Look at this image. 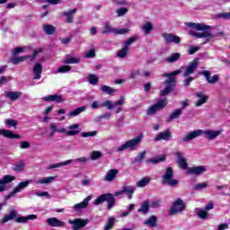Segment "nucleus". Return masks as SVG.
Masks as SVG:
<instances>
[{
  "label": "nucleus",
  "mask_w": 230,
  "mask_h": 230,
  "mask_svg": "<svg viewBox=\"0 0 230 230\" xmlns=\"http://www.w3.org/2000/svg\"><path fill=\"white\" fill-rule=\"evenodd\" d=\"M122 191L126 193V195H128L130 193H134L136 191V187L130 186V185H126L122 187Z\"/></svg>",
  "instance_id": "50"
},
{
  "label": "nucleus",
  "mask_w": 230,
  "mask_h": 230,
  "mask_svg": "<svg viewBox=\"0 0 230 230\" xmlns=\"http://www.w3.org/2000/svg\"><path fill=\"white\" fill-rule=\"evenodd\" d=\"M217 19H230V13H221L217 15Z\"/></svg>",
  "instance_id": "64"
},
{
  "label": "nucleus",
  "mask_w": 230,
  "mask_h": 230,
  "mask_svg": "<svg viewBox=\"0 0 230 230\" xmlns=\"http://www.w3.org/2000/svg\"><path fill=\"white\" fill-rule=\"evenodd\" d=\"M186 26L189 28H193L194 30H197V32L195 31H190L189 35H191L192 37H195V39H206V41L204 44H207V42H209L210 40H213L215 39V35L211 33V26L206 25L204 23H195V22H187Z\"/></svg>",
  "instance_id": "1"
},
{
  "label": "nucleus",
  "mask_w": 230,
  "mask_h": 230,
  "mask_svg": "<svg viewBox=\"0 0 230 230\" xmlns=\"http://www.w3.org/2000/svg\"><path fill=\"white\" fill-rule=\"evenodd\" d=\"M39 55L38 51H34L32 56H24V57H18L12 59V64L14 66H17L18 64H21V62H24V60H28V58H31V60H35V57Z\"/></svg>",
  "instance_id": "22"
},
{
  "label": "nucleus",
  "mask_w": 230,
  "mask_h": 230,
  "mask_svg": "<svg viewBox=\"0 0 230 230\" xmlns=\"http://www.w3.org/2000/svg\"><path fill=\"white\" fill-rule=\"evenodd\" d=\"M4 123L8 127V128H12V127H15L17 125V121L12 119L4 120Z\"/></svg>",
  "instance_id": "59"
},
{
  "label": "nucleus",
  "mask_w": 230,
  "mask_h": 230,
  "mask_svg": "<svg viewBox=\"0 0 230 230\" xmlns=\"http://www.w3.org/2000/svg\"><path fill=\"white\" fill-rule=\"evenodd\" d=\"M43 102H57V103H62V96L60 95H48L42 98Z\"/></svg>",
  "instance_id": "35"
},
{
  "label": "nucleus",
  "mask_w": 230,
  "mask_h": 230,
  "mask_svg": "<svg viewBox=\"0 0 230 230\" xmlns=\"http://www.w3.org/2000/svg\"><path fill=\"white\" fill-rule=\"evenodd\" d=\"M87 80L91 85H97L98 82L100 81V79L94 74L89 75Z\"/></svg>",
  "instance_id": "47"
},
{
  "label": "nucleus",
  "mask_w": 230,
  "mask_h": 230,
  "mask_svg": "<svg viewBox=\"0 0 230 230\" xmlns=\"http://www.w3.org/2000/svg\"><path fill=\"white\" fill-rule=\"evenodd\" d=\"M49 128H50L51 132H54L56 134H57V132L58 134H64V133L66 132V128H58L57 127V124H55V123L50 124Z\"/></svg>",
  "instance_id": "45"
},
{
  "label": "nucleus",
  "mask_w": 230,
  "mask_h": 230,
  "mask_svg": "<svg viewBox=\"0 0 230 230\" xmlns=\"http://www.w3.org/2000/svg\"><path fill=\"white\" fill-rule=\"evenodd\" d=\"M34 195H36V197H47V199L51 198V195H49L48 191H36Z\"/></svg>",
  "instance_id": "62"
},
{
  "label": "nucleus",
  "mask_w": 230,
  "mask_h": 230,
  "mask_svg": "<svg viewBox=\"0 0 230 230\" xmlns=\"http://www.w3.org/2000/svg\"><path fill=\"white\" fill-rule=\"evenodd\" d=\"M76 12H78V9L75 8L63 12L61 15L62 17H66V22H67V24H71L73 23V21H75V13H76Z\"/></svg>",
  "instance_id": "20"
},
{
  "label": "nucleus",
  "mask_w": 230,
  "mask_h": 230,
  "mask_svg": "<svg viewBox=\"0 0 230 230\" xmlns=\"http://www.w3.org/2000/svg\"><path fill=\"white\" fill-rule=\"evenodd\" d=\"M32 73L34 75L33 80H40L42 78V64L36 63L32 68Z\"/></svg>",
  "instance_id": "23"
},
{
  "label": "nucleus",
  "mask_w": 230,
  "mask_h": 230,
  "mask_svg": "<svg viewBox=\"0 0 230 230\" xmlns=\"http://www.w3.org/2000/svg\"><path fill=\"white\" fill-rule=\"evenodd\" d=\"M180 58H181V53L176 52V53H172L169 57L165 58L164 62H166L167 64H173V63L177 62V60H179Z\"/></svg>",
  "instance_id": "32"
},
{
  "label": "nucleus",
  "mask_w": 230,
  "mask_h": 230,
  "mask_svg": "<svg viewBox=\"0 0 230 230\" xmlns=\"http://www.w3.org/2000/svg\"><path fill=\"white\" fill-rule=\"evenodd\" d=\"M163 161H166V156H164V155H162L156 158L148 159L146 161V163H147V164H159V163H162Z\"/></svg>",
  "instance_id": "42"
},
{
  "label": "nucleus",
  "mask_w": 230,
  "mask_h": 230,
  "mask_svg": "<svg viewBox=\"0 0 230 230\" xmlns=\"http://www.w3.org/2000/svg\"><path fill=\"white\" fill-rule=\"evenodd\" d=\"M205 172H208V169H206L205 165H199V166H194V167H190L187 169L185 172L186 175H196L199 177V175H202Z\"/></svg>",
  "instance_id": "14"
},
{
  "label": "nucleus",
  "mask_w": 230,
  "mask_h": 230,
  "mask_svg": "<svg viewBox=\"0 0 230 230\" xmlns=\"http://www.w3.org/2000/svg\"><path fill=\"white\" fill-rule=\"evenodd\" d=\"M141 75V70L137 69V70H133L130 73L129 78H131L132 80H136V78H137V76H139Z\"/></svg>",
  "instance_id": "60"
},
{
  "label": "nucleus",
  "mask_w": 230,
  "mask_h": 230,
  "mask_svg": "<svg viewBox=\"0 0 230 230\" xmlns=\"http://www.w3.org/2000/svg\"><path fill=\"white\" fill-rule=\"evenodd\" d=\"M142 30L146 35H148V33H150V31L154 30V25H152L150 22H147L142 26Z\"/></svg>",
  "instance_id": "48"
},
{
  "label": "nucleus",
  "mask_w": 230,
  "mask_h": 230,
  "mask_svg": "<svg viewBox=\"0 0 230 230\" xmlns=\"http://www.w3.org/2000/svg\"><path fill=\"white\" fill-rule=\"evenodd\" d=\"M73 161L75 163H87V161H89V158H87L85 156H83V157L77 158L75 160H66L65 162H61V163H58V164H50L49 166V170H55V168H60L62 166H67V164H71Z\"/></svg>",
  "instance_id": "11"
},
{
  "label": "nucleus",
  "mask_w": 230,
  "mask_h": 230,
  "mask_svg": "<svg viewBox=\"0 0 230 230\" xmlns=\"http://www.w3.org/2000/svg\"><path fill=\"white\" fill-rule=\"evenodd\" d=\"M43 31L46 35H53L57 31V29L51 24H45L43 25Z\"/></svg>",
  "instance_id": "43"
},
{
  "label": "nucleus",
  "mask_w": 230,
  "mask_h": 230,
  "mask_svg": "<svg viewBox=\"0 0 230 230\" xmlns=\"http://www.w3.org/2000/svg\"><path fill=\"white\" fill-rule=\"evenodd\" d=\"M168 105V99L164 98L160 99L156 103H155L153 106L149 107L146 114L147 116H152V114H155V112H159V111H163L164 107Z\"/></svg>",
  "instance_id": "9"
},
{
  "label": "nucleus",
  "mask_w": 230,
  "mask_h": 230,
  "mask_svg": "<svg viewBox=\"0 0 230 230\" xmlns=\"http://www.w3.org/2000/svg\"><path fill=\"white\" fill-rule=\"evenodd\" d=\"M22 96V93L21 92L9 91L5 93V97L9 98L11 102H17V100H19V98H21Z\"/></svg>",
  "instance_id": "30"
},
{
  "label": "nucleus",
  "mask_w": 230,
  "mask_h": 230,
  "mask_svg": "<svg viewBox=\"0 0 230 230\" xmlns=\"http://www.w3.org/2000/svg\"><path fill=\"white\" fill-rule=\"evenodd\" d=\"M10 220H15L17 224H26L29 220H37V215L31 214L26 217H17V210L13 209L8 215H5L2 220H0L1 225L10 222Z\"/></svg>",
  "instance_id": "5"
},
{
  "label": "nucleus",
  "mask_w": 230,
  "mask_h": 230,
  "mask_svg": "<svg viewBox=\"0 0 230 230\" xmlns=\"http://www.w3.org/2000/svg\"><path fill=\"white\" fill-rule=\"evenodd\" d=\"M119 171L118 169H111L109 170L105 176L103 177V181H106V182H112L114 179H116L118 173Z\"/></svg>",
  "instance_id": "25"
},
{
  "label": "nucleus",
  "mask_w": 230,
  "mask_h": 230,
  "mask_svg": "<svg viewBox=\"0 0 230 230\" xmlns=\"http://www.w3.org/2000/svg\"><path fill=\"white\" fill-rule=\"evenodd\" d=\"M95 136H98V131H89L81 133V137H94Z\"/></svg>",
  "instance_id": "54"
},
{
  "label": "nucleus",
  "mask_w": 230,
  "mask_h": 230,
  "mask_svg": "<svg viewBox=\"0 0 230 230\" xmlns=\"http://www.w3.org/2000/svg\"><path fill=\"white\" fill-rule=\"evenodd\" d=\"M162 184H167L171 188L179 186V180L173 179V168L167 167L164 173L162 175Z\"/></svg>",
  "instance_id": "6"
},
{
  "label": "nucleus",
  "mask_w": 230,
  "mask_h": 230,
  "mask_svg": "<svg viewBox=\"0 0 230 230\" xmlns=\"http://www.w3.org/2000/svg\"><path fill=\"white\" fill-rule=\"evenodd\" d=\"M116 222V218L114 217H109L108 223L104 227V230H111L112 227H114V224Z\"/></svg>",
  "instance_id": "51"
},
{
  "label": "nucleus",
  "mask_w": 230,
  "mask_h": 230,
  "mask_svg": "<svg viewBox=\"0 0 230 230\" xmlns=\"http://www.w3.org/2000/svg\"><path fill=\"white\" fill-rule=\"evenodd\" d=\"M150 212V201L145 200L141 203L140 208L137 209V213H142V215H148Z\"/></svg>",
  "instance_id": "29"
},
{
  "label": "nucleus",
  "mask_w": 230,
  "mask_h": 230,
  "mask_svg": "<svg viewBox=\"0 0 230 230\" xmlns=\"http://www.w3.org/2000/svg\"><path fill=\"white\" fill-rule=\"evenodd\" d=\"M102 107H106L109 111L114 109V104L111 101H105L102 102Z\"/></svg>",
  "instance_id": "61"
},
{
  "label": "nucleus",
  "mask_w": 230,
  "mask_h": 230,
  "mask_svg": "<svg viewBox=\"0 0 230 230\" xmlns=\"http://www.w3.org/2000/svg\"><path fill=\"white\" fill-rule=\"evenodd\" d=\"M163 39L165 40V44H181V37L174 35L173 33L162 34Z\"/></svg>",
  "instance_id": "16"
},
{
  "label": "nucleus",
  "mask_w": 230,
  "mask_h": 230,
  "mask_svg": "<svg viewBox=\"0 0 230 230\" xmlns=\"http://www.w3.org/2000/svg\"><path fill=\"white\" fill-rule=\"evenodd\" d=\"M68 224L72 226V230H80L89 224V219L75 218L68 220Z\"/></svg>",
  "instance_id": "13"
},
{
  "label": "nucleus",
  "mask_w": 230,
  "mask_h": 230,
  "mask_svg": "<svg viewBox=\"0 0 230 230\" xmlns=\"http://www.w3.org/2000/svg\"><path fill=\"white\" fill-rule=\"evenodd\" d=\"M207 187H208V182H202V183H198L194 185L193 190H195V191H200V190H206Z\"/></svg>",
  "instance_id": "55"
},
{
  "label": "nucleus",
  "mask_w": 230,
  "mask_h": 230,
  "mask_svg": "<svg viewBox=\"0 0 230 230\" xmlns=\"http://www.w3.org/2000/svg\"><path fill=\"white\" fill-rule=\"evenodd\" d=\"M144 226H148L151 228H154L157 226V217L151 216L148 219L144 222Z\"/></svg>",
  "instance_id": "39"
},
{
  "label": "nucleus",
  "mask_w": 230,
  "mask_h": 230,
  "mask_svg": "<svg viewBox=\"0 0 230 230\" xmlns=\"http://www.w3.org/2000/svg\"><path fill=\"white\" fill-rule=\"evenodd\" d=\"M123 189L116 191L114 194L112 193H106L102 194L97 199H94L93 204L94 206H100V204H103V202H108L106 209L111 210L114 208L116 204V199L114 197H119V195H123Z\"/></svg>",
  "instance_id": "4"
},
{
  "label": "nucleus",
  "mask_w": 230,
  "mask_h": 230,
  "mask_svg": "<svg viewBox=\"0 0 230 230\" xmlns=\"http://www.w3.org/2000/svg\"><path fill=\"white\" fill-rule=\"evenodd\" d=\"M32 182L31 180H28L26 181L20 182L16 188L13 189L14 193H21L22 190H24V188H28V186Z\"/></svg>",
  "instance_id": "36"
},
{
  "label": "nucleus",
  "mask_w": 230,
  "mask_h": 230,
  "mask_svg": "<svg viewBox=\"0 0 230 230\" xmlns=\"http://www.w3.org/2000/svg\"><path fill=\"white\" fill-rule=\"evenodd\" d=\"M171 140H172V131H170V129H166L160 132L155 137V141H171Z\"/></svg>",
  "instance_id": "18"
},
{
  "label": "nucleus",
  "mask_w": 230,
  "mask_h": 230,
  "mask_svg": "<svg viewBox=\"0 0 230 230\" xmlns=\"http://www.w3.org/2000/svg\"><path fill=\"white\" fill-rule=\"evenodd\" d=\"M24 166H26V164H24V161H19L16 164H14L13 171L22 172V170H24Z\"/></svg>",
  "instance_id": "49"
},
{
  "label": "nucleus",
  "mask_w": 230,
  "mask_h": 230,
  "mask_svg": "<svg viewBox=\"0 0 230 230\" xmlns=\"http://www.w3.org/2000/svg\"><path fill=\"white\" fill-rule=\"evenodd\" d=\"M146 155V151L140 152L134 159V163H141Z\"/></svg>",
  "instance_id": "53"
},
{
  "label": "nucleus",
  "mask_w": 230,
  "mask_h": 230,
  "mask_svg": "<svg viewBox=\"0 0 230 230\" xmlns=\"http://www.w3.org/2000/svg\"><path fill=\"white\" fill-rule=\"evenodd\" d=\"M197 216L199 218H201V220H206L208 217H209V214L208 213V210L206 208H196Z\"/></svg>",
  "instance_id": "41"
},
{
  "label": "nucleus",
  "mask_w": 230,
  "mask_h": 230,
  "mask_svg": "<svg viewBox=\"0 0 230 230\" xmlns=\"http://www.w3.org/2000/svg\"><path fill=\"white\" fill-rule=\"evenodd\" d=\"M115 28L111 25V22H106L104 23L103 30L102 31V35H107V33H115Z\"/></svg>",
  "instance_id": "37"
},
{
  "label": "nucleus",
  "mask_w": 230,
  "mask_h": 230,
  "mask_svg": "<svg viewBox=\"0 0 230 230\" xmlns=\"http://www.w3.org/2000/svg\"><path fill=\"white\" fill-rule=\"evenodd\" d=\"M123 105H125V96H120L117 102H113V109H116L117 107L116 114H119V112L123 111L121 108Z\"/></svg>",
  "instance_id": "31"
},
{
  "label": "nucleus",
  "mask_w": 230,
  "mask_h": 230,
  "mask_svg": "<svg viewBox=\"0 0 230 230\" xmlns=\"http://www.w3.org/2000/svg\"><path fill=\"white\" fill-rule=\"evenodd\" d=\"M47 224L50 227H66V222H64L57 217L47 218Z\"/></svg>",
  "instance_id": "19"
},
{
  "label": "nucleus",
  "mask_w": 230,
  "mask_h": 230,
  "mask_svg": "<svg viewBox=\"0 0 230 230\" xmlns=\"http://www.w3.org/2000/svg\"><path fill=\"white\" fill-rule=\"evenodd\" d=\"M0 136L7 137V139H21V135L13 133L8 129L0 128Z\"/></svg>",
  "instance_id": "21"
},
{
  "label": "nucleus",
  "mask_w": 230,
  "mask_h": 230,
  "mask_svg": "<svg viewBox=\"0 0 230 230\" xmlns=\"http://www.w3.org/2000/svg\"><path fill=\"white\" fill-rule=\"evenodd\" d=\"M128 12V9H127L125 7H121V8L116 10V13H117L118 17H123V15H125V13H127Z\"/></svg>",
  "instance_id": "58"
},
{
  "label": "nucleus",
  "mask_w": 230,
  "mask_h": 230,
  "mask_svg": "<svg viewBox=\"0 0 230 230\" xmlns=\"http://www.w3.org/2000/svg\"><path fill=\"white\" fill-rule=\"evenodd\" d=\"M175 155L177 157V164H179L180 168L181 170H188V162H186V158L182 156V154L181 152L175 153Z\"/></svg>",
  "instance_id": "24"
},
{
  "label": "nucleus",
  "mask_w": 230,
  "mask_h": 230,
  "mask_svg": "<svg viewBox=\"0 0 230 230\" xmlns=\"http://www.w3.org/2000/svg\"><path fill=\"white\" fill-rule=\"evenodd\" d=\"M102 152L100 151H93L91 154H90V157L92 159V161H97V159H100V157H102Z\"/></svg>",
  "instance_id": "52"
},
{
  "label": "nucleus",
  "mask_w": 230,
  "mask_h": 230,
  "mask_svg": "<svg viewBox=\"0 0 230 230\" xmlns=\"http://www.w3.org/2000/svg\"><path fill=\"white\" fill-rule=\"evenodd\" d=\"M204 134L205 137L208 140L216 139L221 134L219 130H202L197 129L189 134H187L182 139L180 140V145H184V143H189V141H192L195 137H199V136H202Z\"/></svg>",
  "instance_id": "3"
},
{
  "label": "nucleus",
  "mask_w": 230,
  "mask_h": 230,
  "mask_svg": "<svg viewBox=\"0 0 230 230\" xmlns=\"http://www.w3.org/2000/svg\"><path fill=\"white\" fill-rule=\"evenodd\" d=\"M13 181H15V176L10 174L4 175L0 179V192L8 191L12 186H7L6 184H10V182H13Z\"/></svg>",
  "instance_id": "12"
},
{
  "label": "nucleus",
  "mask_w": 230,
  "mask_h": 230,
  "mask_svg": "<svg viewBox=\"0 0 230 230\" xmlns=\"http://www.w3.org/2000/svg\"><path fill=\"white\" fill-rule=\"evenodd\" d=\"M69 71H71V66H62L57 69V73H69Z\"/></svg>",
  "instance_id": "57"
},
{
  "label": "nucleus",
  "mask_w": 230,
  "mask_h": 230,
  "mask_svg": "<svg viewBox=\"0 0 230 230\" xmlns=\"http://www.w3.org/2000/svg\"><path fill=\"white\" fill-rule=\"evenodd\" d=\"M182 73L181 70H175L171 73H164L162 76L165 79L164 82V85L165 87L159 92V96H168V94L173 93L175 91V87H177V75H181Z\"/></svg>",
  "instance_id": "2"
},
{
  "label": "nucleus",
  "mask_w": 230,
  "mask_h": 230,
  "mask_svg": "<svg viewBox=\"0 0 230 230\" xmlns=\"http://www.w3.org/2000/svg\"><path fill=\"white\" fill-rule=\"evenodd\" d=\"M197 98H199L196 102V107H200V105H204L208 102V95L204 94V92H198L196 93Z\"/></svg>",
  "instance_id": "28"
},
{
  "label": "nucleus",
  "mask_w": 230,
  "mask_h": 230,
  "mask_svg": "<svg viewBox=\"0 0 230 230\" xmlns=\"http://www.w3.org/2000/svg\"><path fill=\"white\" fill-rule=\"evenodd\" d=\"M82 132L80 124H73L68 126V131L66 132V136H78Z\"/></svg>",
  "instance_id": "26"
},
{
  "label": "nucleus",
  "mask_w": 230,
  "mask_h": 230,
  "mask_svg": "<svg viewBox=\"0 0 230 230\" xmlns=\"http://www.w3.org/2000/svg\"><path fill=\"white\" fill-rule=\"evenodd\" d=\"M199 75H202L203 76H205L208 84H217V82H218L219 80L218 75H215L211 77V72L208 70L199 71Z\"/></svg>",
  "instance_id": "17"
},
{
  "label": "nucleus",
  "mask_w": 230,
  "mask_h": 230,
  "mask_svg": "<svg viewBox=\"0 0 230 230\" xmlns=\"http://www.w3.org/2000/svg\"><path fill=\"white\" fill-rule=\"evenodd\" d=\"M130 31V29L122 28V29H115L114 35H126V33H128Z\"/></svg>",
  "instance_id": "56"
},
{
  "label": "nucleus",
  "mask_w": 230,
  "mask_h": 230,
  "mask_svg": "<svg viewBox=\"0 0 230 230\" xmlns=\"http://www.w3.org/2000/svg\"><path fill=\"white\" fill-rule=\"evenodd\" d=\"M181 114H182V110H181V109L175 110L167 118V119H166L167 123H171V121H173V119H178V118L181 117Z\"/></svg>",
  "instance_id": "34"
},
{
  "label": "nucleus",
  "mask_w": 230,
  "mask_h": 230,
  "mask_svg": "<svg viewBox=\"0 0 230 230\" xmlns=\"http://www.w3.org/2000/svg\"><path fill=\"white\" fill-rule=\"evenodd\" d=\"M138 39L139 36H133L128 38V40L124 42L122 49L118 51L117 57H119V58H125L127 55H128V47L131 44H134V42H136V40H137Z\"/></svg>",
  "instance_id": "8"
},
{
  "label": "nucleus",
  "mask_w": 230,
  "mask_h": 230,
  "mask_svg": "<svg viewBox=\"0 0 230 230\" xmlns=\"http://www.w3.org/2000/svg\"><path fill=\"white\" fill-rule=\"evenodd\" d=\"M100 91L104 93V94H109L110 96H114V93H118V90L105 84L101 86Z\"/></svg>",
  "instance_id": "33"
},
{
  "label": "nucleus",
  "mask_w": 230,
  "mask_h": 230,
  "mask_svg": "<svg viewBox=\"0 0 230 230\" xmlns=\"http://www.w3.org/2000/svg\"><path fill=\"white\" fill-rule=\"evenodd\" d=\"M198 67H199V61L197 59L189 63V65L184 67L185 70L183 72V76L188 77L190 75H193V73L197 71Z\"/></svg>",
  "instance_id": "15"
},
{
  "label": "nucleus",
  "mask_w": 230,
  "mask_h": 230,
  "mask_svg": "<svg viewBox=\"0 0 230 230\" xmlns=\"http://www.w3.org/2000/svg\"><path fill=\"white\" fill-rule=\"evenodd\" d=\"M85 111H87V108L85 106H82L79 108H76L75 110H73L72 111H70L67 116L68 118H73L75 116H78L79 114H82V112H85Z\"/></svg>",
  "instance_id": "38"
},
{
  "label": "nucleus",
  "mask_w": 230,
  "mask_h": 230,
  "mask_svg": "<svg viewBox=\"0 0 230 230\" xmlns=\"http://www.w3.org/2000/svg\"><path fill=\"white\" fill-rule=\"evenodd\" d=\"M195 80V77L187 76V78L183 81L184 87H190V84Z\"/></svg>",
  "instance_id": "63"
},
{
  "label": "nucleus",
  "mask_w": 230,
  "mask_h": 230,
  "mask_svg": "<svg viewBox=\"0 0 230 230\" xmlns=\"http://www.w3.org/2000/svg\"><path fill=\"white\" fill-rule=\"evenodd\" d=\"M143 140V136L139 135L135 138H132L130 140H128L125 142V144L119 146L117 148V152H124V150H137V146H139V143Z\"/></svg>",
  "instance_id": "7"
},
{
  "label": "nucleus",
  "mask_w": 230,
  "mask_h": 230,
  "mask_svg": "<svg viewBox=\"0 0 230 230\" xmlns=\"http://www.w3.org/2000/svg\"><path fill=\"white\" fill-rule=\"evenodd\" d=\"M147 184H150V178L144 177L137 182V188H145L146 186H147Z\"/></svg>",
  "instance_id": "46"
},
{
  "label": "nucleus",
  "mask_w": 230,
  "mask_h": 230,
  "mask_svg": "<svg viewBox=\"0 0 230 230\" xmlns=\"http://www.w3.org/2000/svg\"><path fill=\"white\" fill-rule=\"evenodd\" d=\"M184 209H186V204H184L182 199L178 198L169 210V215H177V213H181L184 211Z\"/></svg>",
  "instance_id": "10"
},
{
  "label": "nucleus",
  "mask_w": 230,
  "mask_h": 230,
  "mask_svg": "<svg viewBox=\"0 0 230 230\" xmlns=\"http://www.w3.org/2000/svg\"><path fill=\"white\" fill-rule=\"evenodd\" d=\"M55 181V176H49L43 179H40L35 181L36 184H51Z\"/></svg>",
  "instance_id": "44"
},
{
  "label": "nucleus",
  "mask_w": 230,
  "mask_h": 230,
  "mask_svg": "<svg viewBox=\"0 0 230 230\" xmlns=\"http://www.w3.org/2000/svg\"><path fill=\"white\" fill-rule=\"evenodd\" d=\"M91 199H93L92 195L85 198L82 202L74 205V210L80 211V209H85V208L89 206V201L91 200Z\"/></svg>",
  "instance_id": "27"
},
{
  "label": "nucleus",
  "mask_w": 230,
  "mask_h": 230,
  "mask_svg": "<svg viewBox=\"0 0 230 230\" xmlns=\"http://www.w3.org/2000/svg\"><path fill=\"white\" fill-rule=\"evenodd\" d=\"M63 63L64 64H79L80 63V58L66 55L65 59L63 60Z\"/></svg>",
  "instance_id": "40"
}]
</instances>
